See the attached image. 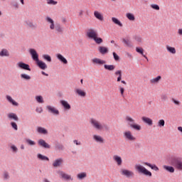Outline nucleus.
Masks as SVG:
<instances>
[{"label":"nucleus","instance_id":"393cba45","mask_svg":"<svg viewBox=\"0 0 182 182\" xmlns=\"http://www.w3.org/2000/svg\"><path fill=\"white\" fill-rule=\"evenodd\" d=\"M57 58L58 60L64 63V65H68V60H66V58H65V57L61 54H57Z\"/></svg>","mask_w":182,"mask_h":182},{"label":"nucleus","instance_id":"3c124183","mask_svg":"<svg viewBox=\"0 0 182 182\" xmlns=\"http://www.w3.org/2000/svg\"><path fill=\"white\" fill-rule=\"evenodd\" d=\"M113 57L114 60H119L120 59V57L117 54H116L115 52L112 53Z\"/></svg>","mask_w":182,"mask_h":182},{"label":"nucleus","instance_id":"a18cd8bd","mask_svg":"<svg viewBox=\"0 0 182 182\" xmlns=\"http://www.w3.org/2000/svg\"><path fill=\"white\" fill-rule=\"evenodd\" d=\"M36 100L38 103H43V97L41 95L36 97Z\"/></svg>","mask_w":182,"mask_h":182},{"label":"nucleus","instance_id":"1a4fd4ad","mask_svg":"<svg viewBox=\"0 0 182 182\" xmlns=\"http://www.w3.org/2000/svg\"><path fill=\"white\" fill-rule=\"evenodd\" d=\"M120 173L122 176H125V177H133V176H134V173L133 171L127 169H121Z\"/></svg>","mask_w":182,"mask_h":182},{"label":"nucleus","instance_id":"13d9d810","mask_svg":"<svg viewBox=\"0 0 182 182\" xmlns=\"http://www.w3.org/2000/svg\"><path fill=\"white\" fill-rule=\"evenodd\" d=\"M73 143L76 144V146H80L82 144L80 142L77 141V140H74Z\"/></svg>","mask_w":182,"mask_h":182},{"label":"nucleus","instance_id":"9d476101","mask_svg":"<svg viewBox=\"0 0 182 182\" xmlns=\"http://www.w3.org/2000/svg\"><path fill=\"white\" fill-rule=\"evenodd\" d=\"M92 62L94 65H98L99 66H102V65H106V60H102L100 58H93Z\"/></svg>","mask_w":182,"mask_h":182},{"label":"nucleus","instance_id":"6ab92c4d","mask_svg":"<svg viewBox=\"0 0 182 182\" xmlns=\"http://www.w3.org/2000/svg\"><path fill=\"white\" fill-rule=\"evenodd\" d=\"M75 93L80 97H86V92L80 88L75 89Z\"/></svg>","mask_w":182,"mask_h":182},{"label":"nucleus","instance_id":"a19ab883","mask_svg":"<svg viewBox=\"0 0 182 182\" xmlns=\"http://www.w3.org/2000/svg\"><path fill=\"white\" fill-rule=\"evenodd\" d=\"M122 42L129 48H132V43L130 42V41H129V39L123 38Z\"/></svg>","mask_w":182,"mask_h":182},{"label":"nucleus","instance_id":"49530a36","mask_svg":"<svg viewBox=\"0 0 182 182\" xmlns=\"http://www.w3.org/2000/svg\"><path fill=\"white\" fill-rule=\"evenodd\" d=\"M164 124H166V122L164 121V119H160L158 122L159 127H164Z\"/></svg>","mask_w":182,"mask_h":182},{"label":"nucleus","instance_id":"20e7f679","mask_svg":"<svg viewBox=\"0 0 182 182\" xmlns=\"http://www.w3.org/2000/svg\"><path fill=\"white\" fill-rule=\"evenodd\" d=\"M135 170L139 173L143 174L144 176H146L148 177H151V172L144 168V166L136 164L135 165Z\"/></svg>","mask_w":182,"mask_h":182},{"label":"nucleus","instance_id":"8fccbe9b","mask_svg":"<svg viewBox=\"0 0 182 182\" xmlns=\"http://www.w3.org/2000/svg\"><path fill=\"white\" fill-rule=\"evenodd\" d=\"M119 92L121 96L123 97L124 96V88H123V87H119Z\"/></svg>","mask_w":182,"mask_h":182},{"label":"nucleus","instance_id":"a878e982","mask_svg":"<svg viewBox=\"0 0 182 182\" xmlns=\"http://www.w3.org/2000/svg\"><path fill=\"white\" fill-rule=\"evenodd\" d=\"M25 23L28 28H31V29H36V24H34L33 22L31 21H26Z\"/></svg>","mask_w":182,"mask_h":182},{"label":"nucleus","instance_id":"e433bc0d","mask_svg":"<svg viewBox=\"0 0 182 182\" xmlns=\"http://www.w3.org/2000/svg\"><path fill=\"white\" fill-rule=\"evenodd\" d=\"M126 16L127 19H129V21H134L136 19V18L134 17V14L131 13H127L126 14Z\"/></svg>","mask_w":182,"mask_h":182},{"label":"nucleus","instance_id":"473e14b6","mask_svg":"<svg viewBox=\"0 0 182 182\" xmlns=\"http://www.w3.org/2000/svg\"><path fill=\"white\" fill-rule=\"evenodd\" d=\"M104 68L106 70L113 71L116 68V66L114 65H104Z\"/></svg>","mask_w":182,"mask_h":182},{"label":"nucleus","instance_id":"ea45409f","mask_svg":"<svg viewBox=\"0 0 182 182\" xmlns=\"http://www.w3.org/2000/svg\"><path fill=\"white\" fill-rule=\"evenodd\" d=\"M164 168H165V170L169 173H174V168L173 166H164Z\"/></svg>","mask_w":182,"mask_h":182},{"label":"nucleus","instance_id":"412c9836","mask_svg":"<svg viewBox=\"0 0 182 182\" xmlns=\"http://www.w3.org/2000/svg\"><path fill=\"white\" fill-rule=\"evenodd\" d=\"M141 120L144 122V123L149 124V126L153 125V120L147 117H142Z\"/></svg>","mask_w":182,"mask_h":182},{"label":"nucleus","instance_id":"c756f323","mask_svg":"<svg viewBox=\"0 0 182 182\" xmlns=\"http://www.w3.org/2000/svg\"><path fill=\"white\" fill-rule=\"evenodd\" d=\"M37 132L38 133H40V134H48V130L42 127H38L37 128Z\"/></svg>","mask_w":182,"mask_h":182},{"label":"nucleus","instance_id":"79ce46f5","mask_svg":"<svg viewBox=\"0 0 182 182\" xmlns=\"http://www.w3.org/2000/svg\"><path fill=\"white\" fill-rule=\"evenodd\" d=\"M0 56H9V53L8 52L7 50L3 49L0 52Z\"/></svg>","mask_w":182,"mask_h":182},{"label":"nucleus","instance_id":"7ed1b4c3","mask_svg":"<svg viewBox=\"0 0 182 182\" xmlns=\"http://www.w3.org/2000/svg\"><path fill=\"white\" fill-rule=\"evenodd\" d=\"M125 120L126 122H127L129 127H131L132 129H134V130H137L138 132L141 130V126L136 124L134 122V119L131 117L127 116L125 117Z\"/></svg>","mask_w":182,"mask_h":182},{"label":"nucleus","instance_id":"09e8293b","mask_svg":"<svg viewBox=\"0 0 182 182\" xmlns=\"http://www.w3.org/2000/svg\"><path fill=\"white\" fill-rule=\"evenodd\" d=\"M26 143H28V144H29L30 146H35L36 144L35 141L31 139H26Z\"/></svg>","mask_w":182,"mask_h":182},{"label":"nucleus","instance_id":"0eeeda50","mask_svg":"<svg viewBox=\"0 0 182 182\" xmlns=\"http://www.w3.org/2000/svg\"><path fill=\"white\" fill-rule=\"evenodd\" d=\"M87 36L90 39H94L97 36V31L93 28H90L87 31Z\"/></svg>","mask_w":182,"mask_h":182},{"label":"nucleus","instance_id":"7c9ffc66","mask_svg":"<svg viewBox=\"0 0 182 182\" xmlns=\"http://www.w3.org/2000/svg\"><path fill=\"white\" fill-rule=\"evenodd\" d=\"M136 50L138 53H140L141 55H142V56H144V58H145V59H146L147 60H149V59L147 58V56H146L144 55V50L143 49V48H139V47H136Z\"/></svg>","mask_w":182,"mask_h":182},{"label":"nucleus","instance_id":"e2e57ef3","mask_svg":"<svg viewBox=\"0 0 182 182\" xmlns=\"http://www.w3.org/2000/svg\"><path fill=\"white\" fill-rule=\"evenodd\" d=\"M178 130L182 133V127H178Z\"/></svg>","mask_w":182,"mask_h":182},{"label":"nucleus","instance_id":"a211bd4d","mask_svg":"<svg viewBox=\"0 0 182 182\" xmlns=\"http://www.w3.org/2000/svg\"><path fill=\"white\" fill-rule=\"evenodd\" d=\"M60 103L64 107L65 110H70L71 109L70 105L67 101L60 100Z\"/></svg>","mask_w":182,"mask_h":182},{"label":"nucleus","instance_id":"4c0bfd02","mask_svg":"<svg viewBox=\"0 0 182 182\" xmlns=\"http://www.w3.org/2000/svg\"><path fill=\"white\" fill-rule=\"evenodd\" d=\"M93 41H95V43H97V45L103 43V39L102 38L97 37V36L93 39Z\"/></svg>","mask_w":182,"mask_h":182},{"label":"nucleus","instance_id":"f8f14e48","mask_svg":"<svg viewBox=\"0 0 182 182\" xmlns=\"http://www.w3.org/2000/svg\"><path fill=\"white\" fill-rule=\"evenodd\" d=\"M29 52L35 62H38L39 60V55H38V53H36V50L33 48H31Z\"/></svg>","mask_w":182,"mask_h":182},{"label":"nucleus","instance_id":"c9c22d12","mask_svg":"<svg viewBox=\"0 0 182 182\" xmlns=\"http://www.w3.org/2000/svg\"><path fill=\"white\" fill-rule=\"evenodd\" d=\"M37 157H38V159H39V160H42L43 161H49V158H48L47 156H43L41 154H38L37 155Z\"/></svg>","mask_w":182,"mask_h":182},{"label":"nucleus","instance_id":"864d4df0","mask_svg":"<svg viewBox=\"0 0 182 182\" xmlns=\"http://www.w3.org/2000/svg\"><path fill=\"white\" fill-rule=\"evenodd\" d=\"M3 177H4V178H6V179L9 178V173H8V172H4Z\"/></svg>","mask_w":182,"mask_h":182},{"label":"nucleus","instance_id":"bf43d9fd","mask_svg":"<svg viewBox=\"0 0 182 182\" xmlns=\"http://www.w3.org/2000/svg\"><path fill=\"white\" fill-rule=\"evenodd\" d=\"M36 112H38V113H42L43 110L42 109V108H36Z\"/></svg>","mask_w":182,"mask_h":182},{"label":"nucleus","instance_id":"4468645a","mask_svg":"<svg viewBox=\"0 0 182 182\" xmlns=\"http://www.w3.org/2000/svg\"><path fill=\"white\" fill-rule=\"evenodd\" d=\"M112 159L114 161L117 163V166H120L122 164H123V160L122 159L121 156H119V155H114Z\"/></svg>","mask_w":182,"mask_h":182},{"label":"nucleus","instance_id":"774afa93","mask_svg":"<svg viewBox=\"0 0 182 182\" xmlns=\"http://www.w3.org/2000/svg\"><path fill=\"white\" fill-rule=\"evenodd\" d=\"M20 1L22 4V5H25V2L23 1V0H20Z\"/></svg>","mask_w":182,"mask_h":182},{"label":"nucleus","instance_id":"2f4dec72","mask_svg":"<svg viewBox=\"0 0 182 182\" xmlns=\"http://www.w3.org/2000/svg\"><path fill=\"white\" fill-rule=\"evenodd\" d=\"M115 76H118L117 82H120L122 80V70H118L114 73Z\"/></svg>","mask_w":182,"mask_h":182},{"label":"nucleus","instance_id":"603ef678","mask_svg":"<svg viewBox=\"0 0 182 182\" xmlns=\"http://www.w3.org/2000/svg\"><path fill=\"white\" fill-rule=\"evenodd\" d=\"M11 125L13 127V129H14V130H18V125L16 124V123L11 122Z\"/></svg>","mask_w":182,"mask_h":182},{"label":"nucleus","instance_id":"cd10ccee","mask_svg":"<svg viewBox=\"0 0 182 182\" xmlns=\"http://www.w3.org/2000/svg\"><path fill=\"white\" fill-rule=\"evenodd\" d=\"M7 116L9 119H11L13 120H15L16 122H18L19 120V118H18V115H16V114L9 113Z\"/></svg>","mask_w":182,"mask_h":182},{"label":"nucleus","instance_id":"0e129e2a","mask_svg":"<svg viewBox=\"0 0 182 182\" xmlns=\"http://www.w3.org/2000/svg\"><path fill=\"white\" fill-rule=\"evenodd\" d=\"M121 83H122L123 85H127V82H126V81L124 80H122Z\"/></svg>","mask_w":182,"mask_h":182},{"label":"nucleus","instance_id":"423d86ee","mask_svg":"<svg viewBox=\"0 0 182 182\" xmlns=\"http://www.w3.org/2000/svg\"><path fill=\"white\" fill-rule=\"evenodd\" d=\"M171 164L174 166L178 170H182V161L181 160L173 159L171 161Z\"/></svg>","mask_w":182,"mask_h":182},{"label":"nucleus","instance_id":"f704fd0d","mask_svg":"<svg viewBox=\"0 0 182 182\" xmlns=\"http://www.w3.org/2000/svg\"><path fill=\"white\" fill-rule=\"evenodd\" d=\"M112 21L114 23H115V25H118V26L121 27L123 26L122 22H120V21H119V19H117L116 17H112Z\"/></svg>","mask_w":182,"mask_h":182},{"label":"nucleus","instance_id":"37998d69","mask_svg":"<svg viewBox=\"0 0 182 182\" xmlns=\"http://www.w3.org/2000/svg\"><path fill=\"white\" fill-rule=\"evenodd\" d=\"M86 176H87L86 173L83 172V173H78L77 177L80 180H82V178H85L86 177Z\"/></svg>","mask_w":182,"mask_h":182},{"label":"nucleus","instance_id":"6e6552de","mask_svg":"<svg viewBox=\"0 0 182 182\" xmlns=\"http://www.w3.org/2000/svg\"><path fill=\"white\" fill-rule=\"evenodd\" d=\"M58 174L59 176V177L60 178H63V180H73V178H72V176H70V175L63 172V171H58Z\"/></svg>","mask_w":182,"mask_h":182},{"label":"nucleus","instance_id":"6e6d98bb","mask_svg":"<svg viewBox=\"0 0 182 182\" xmlns=\"http://www.w3.org/2000/svg\"><path fill=\"white\" fill-rule=\"evenodd\" d=\"M161 98L162 100H167V99H168L167 95H162Z\"/></svg>","mask_w":182,"mask_h":182},{"label":"nucleus","instance_id":"de8ad7c7","mask_svg":"<svg viewBox=\"0 0 182 182\" xmlns=\"http://www.w3.org/2000/svg\"><path fill=\"white\" fill-rule=\"evenodd\" d=\"M151 8H152V9H155L156 11H160V6H159L157 4H151Z\"/></svg>","mask_w":182,"mask_h":182},{"label":"nucleus","instance_id":"9b49d317","mask_svg":"<svg viewBox=\"0 0 182 182\" xmlns=\"http://www.w3.org/2000/svg\"><path fill=\"white\" fill-rule=\"evenodd\" d=\"M17 66L19 68V69H23V70H29V72H31V68L29 65L25 63L19 62L17 63Z\"/></svg>","mask_w":182,"mask_h":182},{"label":"nucleus","instance_id":"aec40b11","mask_svg":"<svg viewBox=\"0 0 182 182\" xmlns=\"http://www.w3.org/2000/svg\"><path fill=\"white\" fill-rule=\"evenodd\" d=\"M94 16H95V18L99 21H103L105 20V18L103 17V14H102V13L97 11H95L94 12Z\"/></svg>","mask_w":182,"mask_h":182},{"label":"nucleus","instance_id":"c03bdc74","mask_svg":"<svg viewBox=\"0 0 182 182\" xmlns=\"http://www.w3.org/2000/svg\"><path fill=\"white\" fill-rule=\"evenodd\" d=\"M43 58L45 60H47V62H52V58H50L49 55L44 54L43 55Z\"/></svg>","mask_w":182,"mask_h":182},{"label":"nucleus","instance_id":"5fc2aeb1","mask_svg":"<svg viewBox=\"0 0 182 182\" xmlns=\"http://www.w3.org/2000/svg\"><path fill=\"white\" fill-rule=\"evenodd\" d=\"M172 102L176 105L177 106H178L180 105V102L178 101L177 100L174 99V98H172Z\"/></svg>","mask_w":182,"mask_h":182},{"label":"nucleus","instance_id":"58836bf2","mask_svg":"<svg viewBox=\"0 0 182 182\" xmlns=\"http://www.w3.org/2000/svg\"><path fill=\"white\" fill-rule=\"evenodd\" d=\"M21 78L23 79L24 80H31L30 75L25 73L21 74Z\"/></svg>","mask_w":182,"mask_h":182},{"label":"nucleus","instance_id":"72a5a7b5","mask_svg":"<svg viewBox=\"0 0 182 182\" xmlns=\"http://www.w3.org/2000/svg\"><path fill=\"white\" fill-rule=\"evenodd\" d=\"M166 50H168V52H169L170 53H172L173 55H175L176 53V48L174 47H171L170 46H166Z\"/></svg>","mask_w":182,"mask_h":182},{"label":"nucleus","instance_id":"4d7b16f0","mask_svg":"<svg viewBox=\"0 0 182 182\" xmlns=\"http://www.w3.org/2000/svg\"><path fill=\"white\" fill-rule=\"evenodd\" d=\"M11 149L13 150V151H18V148L14 145L11 146Z\"/></svg>","mask_w":182,"mask_h":182},{"label":"nucleus","instance_id":"69168bd1","mask_svg":"<svg viewBox=\"0 0 182 182\" xmlns=\"http://www.w3.org/2000/svg\"><path fill=\"white\" fill-rule=\"evenodd\" d=\"M62 22H63V23H65V22H66V18H62Z\"/></svg>","mask_w":182,"mask_h":182},{"label":"nucleus","instance_id":"f3484780","mask_svg":"<svg viewBox=\"0 0 182 182\" xmlns=\"http://www.w3.org/2000/svg\"><path fill=\"white\" fill-rule=\"evenodd\" d=\"M98 50L101 55H106V53H109V48L105 46H99Z\"/></svg>","mask_w":182,"mask_h":182},{"label":"nucleus","instance_id":"2eb2a0df","mask_svg":"<svg viewBox=\"0 0 182 182\" xmlns=\"http://www.w3.org/2000/svg\"><path fill=\"white\" fill-rule=\"evenodd\" d=\"M37 66L42 69V70H45V69H48V65L43 61L38 60L36 61Z\"/></svg>","mask_w":182,"mask_h":182},{"label":"nucleus","instance_id":"f257e3e1","mask_svg":"<svg viewBox=\"0 0 182 182\" xmlns=\"http://www.w3.org/2000/svg\"><path fill=\"white\" fill-rule=\"evenodd\" d=\"M46 21L47 22L48 25L49 26V28L51 31H55L57 33H63V28H62L60 24L55 26V21H53V18L47 16L46 17Z\"/></svg>","mask_w":182,"mask_h":182},{"label":"nucleus","instance_id":"dca6fc26","mask_svg":"<svg viewBox=\"0 0 182 182\" xmlns=\"http://www.w3.org/2000/svg\"><path fill=\"white\" fill-rule=\"evenodd\" d=\"M63 164V159L60 158V159H55L53 161V167H60V166H62Z\"/></svg>","mask_w":182,"mask_h":182},{"label":"nucleus","instance_id":"bb28decb","mask_svg":"<svg viewBox=\"0 0 182 182\" xmlns=\"http://www.w3.org/2000/svg\"><path fill=\"white\" fill-rule=\"evenodd\" d=\"M160 80H161V76L159 75L156 77L150 80V83L152 85H156V83H159Z\"/></svg>","mask_w":182,"mask_h":182},{"label":"nucleus","instance_id":"680f3d73","mask_svg":"<svg viewBox=\"0 0 182 182\" xmlns=\"http://www.w3.org/2000/svg\"><path fill=\"white\" fill-rule=\"evenodd\" d=\"M41 73H42V75H43L44 76H48V75L46 73H45L44 71H42Z\"/></svg>","mask_w":182,"mask_h":182},{"label":"nucleus","instance_id":"b1692460","mask_svg":"<svg viewBox=\"0 0 182 182\" xmlns=\"http://www.w3.org/2000/svg\"><path fill=\"white\" fill-rule=\"evenodd\" d=\"M6 100H8V102H9V103H11L13 106H19V104L16 102V101L14 100V99H12V97L6 95Z\"/></svg>","mask_w":182,"mask_h":182},{"label":"nucleus","instance_id":"f03ea898","mask_svg":"<svg viewBox=\"0 0 182 182\" xmlns=\"http://www.w3.org/2000/svg\"><path fill=\"white\" fill-rule=\"evenodd\" d=\"M90 123L93 129H95V130H99L100 132H102V130H105V129H106V125L96 119L91 118L90 119Z\"/></svg>","mask_w":182,"mask_h":182},{"label":"nucleus","instance_id":"4be33fe9","mask_svg":"<svg viewBox=\"0 0 182 182\" xmlns=\"http://www.w3.org/2000/svg\"><path fill=\"white\" fill-rule=\"evenodd\" d=\"M93 139L97 143H105V139L100 135H93Z\"/></svg>","mask_w":182,"mask_h":182},{"label":"nucleus","instance_id":"338daca9","mask_svg":"<svg viewBox=\"0 0 182 182\" xmlns=\"http://www.w3.org/2000/svg\"><path fill=\"white\" fill-rule=\"evenodd\" d=\"M82 15H83V11H80V16H82Z\"/></svg>","mask_w":182,"mask_h":182},{"label":"nucleus","instance_id":"052dcab7","mask_svg":"<svg viewBox=\"0 0 182 182\" xmlns=\"http://www.w3.org/2000/svg\"><path fill=\"white\" fill-rule=\"evenodd\" d=\"M178 35H180L181 36H182V28H179V29L178 30Z\"/></svg>","mask_w":182,"mask_h":182},{"label":"nucleus","instance_id":"39448f33","mask_svg":"<svg viewBox=\"0 0 182 182\" xmlns=\"http://www.w3.org/2000/svg\"><path fill=\"white\" fill-rule=\"evenodd\" d=\"M123 134L124 138L125 139V140H127V141H136V136H134V135H133V133L129 130L124 132Z\"/></svg>","mask_w":182,"mask_h":182},{"label":"nucleus","instance_id":"c85d7f7f","mask_svg":"<svg viewBox=\"0 0 182 182\" xmlns=\"http://www.w3.org/2000/svg\"><path fill=\"white\" fill-rule=\"evenodd\" d=\"M143 164L145 166H148V167H150L152 170H154L155 171H159V167H157L156 165H151L150 163L148 162H144Z\"/></svg>","mask_w":182,"mask_h":182},{"label":"nucleus","instance_id":"5701e85b","mask_svg":"<svg viewBox=\"0 0 182 182\" xmlns=\"http://www.w3.org/2000/svg\"><path fill=\"white\" fill-rule=\"evenodd\" d=\"M38 144L41 146V147H44V149H50V146L43 139H40L38 141Z\"/></svg>","mask_w":182,"mask_h":182},{"label":"nucleus","instance_id":"ddd939ff","mask_svg":"<svg viewBox=\"0 0 182 182\" xmlns=\"http://www.w3.org/2000/svg\"><path fill=\"white\" fill-rule=\"evenodd\" d=\"M46 109L48 110L49 113H52V114H55V115L59 114V110L56 109L55 107L48 105L46 107Z\"/></svg>","mask_w":182,"mask_h":182}]
</instances>
